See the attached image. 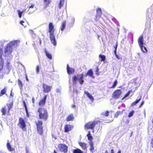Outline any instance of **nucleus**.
I'll use <instances>...</instances> for the list:
<instances>
[{"label": "nucleus", "instance_id": "f257e3e1", "mask_svg": "<svg viewBox=\"0 0 153 153\" xmlns=\"http://www.w3.org/2000/svg\"><path fill=\"white\" fill-rule=\"evenodd\" d=\"M20 41L18 40L12 41L9 42L4 51L5 56L7 57V59H12L13 57L11 53L12 50L17 47L19 44Z\"/></svg>", "mask_w": 153, "mask_h": 153}, {"label": "nucleus", "instance_id": "f03ea898", "mask_svg": "<svg viewBox=\"0 0 153 153\" xmlns=\"http://www.w3.org/2000/svg\"><path fill=\"white\" fill-rule=\"evenodd\" d=\"M54 26L52 23H50L49 25L48 32L50 33V38L51 42L54 46L56 45V42L55 38V36L54 34Z\"/></svg>", "mask_w": 153, "mask_h": 153}, {"label": "nucleus", "instance_id": "7ed1b4c3", "mask_svg": "<svg viewBox=\"0 0 153 153\" xmlns=\"http://www.w3.org/2000/svg\"><path fill=\"white\" fill-rule=\"evenodd\" d=\"M38 112L39 113V118L40 119L46 120L48 117V114L46 109L42 108H39Z\"/></svg>", "mask_w": 153, "mask_h": 153}, {"label": "nucleus", "instance_id": "20e7f679", "mask_svg": "<svg viewBox=\"0 0 153 153\" xmlns=\"http://www.w3.org/2000/svg\"><path fill=\"white\" fill-rule=\"evenodd\" d=\"M18 126L21 128L23 131L25 130L26 125L25 120L22 117H20L19 119V122Z\"/></svg>", "mask_w": 153, "mask_h": 153}, {"label": "nucleus", "instance_id": "39448f33", "mask_svg": "<svg viewBox=\"0 0 153 153\" xmlns=\"http://www.w3.org/2000/svg\"><path fill=\"white\" fill-rule=\"evenodd\" d=\"M37 130L39 133L42 135L43 133V127L42 126V122L41 120H38L36 123Z\"/></svg>", "mask_w": 153, "mask_h": 153}, {"label": "nucleus", "instance_id": "423d86ee", "mask_svg": "<svg viewBox=\"0 0 153 153\" xmlns=\"http://www.w3.org/2000/svg\"><path fill=\"white\" fill-rule=\"evenodd\" d=\"M97 123L96 121L89 122L85 124V127L87 129H93Z\"/></svg>", "mask_w": 153, "mask_h": 153}, {"label": "nucleus", "instance_id": "0eeeda50", "mask_svg": "<svg viewBox=\"0 0 153 153\" xmlns=\"http://www.w3.org/2000/svg\"><path fill=\"white\" fill-rule=\"evenodd\" d=\"M58 147L61 151L64 152L65 153L67 152L68 147L66 145L63 144H59Z\"/></svg>", "mask_w": 153, "mask_h": 153}, {"label": "nucleus", "instance_id": "6e6552de", "mask_svg": "<svg viewBox=\"0 0 153 153\" xmlns=\"http://www.w3.org/2000/svg\"><path fill=\"white\" fill-rule=\"evenodd\" d=\"M122 94L120 90H117L114 92L113 94V97L115 99L118 98Z\"/></svg>", "mask_w": 153, "mask_h": 153}, {"label": "nucleus", "instance_id": "1a4fd4ad", "mask_svg": "<svg viewBox=\"0 0 153 153\" xmlns=\"http://www.w3.org/2000/svg\"><path fill=\"white\" fill-rule=\"evenodd\" d=\"M43 91L44 92L48 93L50 91L52 86H49L46 84H44L43 85Z\"/></svg>", "mask_w": 153, "mask_h": 153}, {"label": "nucleus", "instance_id": "9d476101", "mask_svg": "<svg viewBox=\"0 0 153 153\" xmlns=\"http://www.w3.org/2000/svg\"><path fill=\"white\" fill-rule=\"evenodd\" d=\"M97 15L95 16V20L96 21L98 20L101 16L102 11L100 8H98L96 10Z\"/></svg>", "mask_w": 153, "mask_h": 153}, {"label": "nucleus", "instance_id": "9b49d317", "mask_svg": "<svg viewBox=\"0 0 153 153\" xmlns=\"http://www.w3.org/2000/svg\"><path fill=\"white\" fill-rule=\"evenodd\" d=\"M138 41L140 48H142V45L144 44L143 43V36L141 35L139 37Z\"/></svg>", "mask_w": 153, "mask_h": 153}, {"label": "nucleus", "instance_id": "f8f14e48", "mask_svg": "<svg viewBox=\"0 0 153 153\" xmlns=\"http://www.w3.org/2000/svg\"><path fill=\"white\" fill-rule=\"evenodd\" d=\"M67 69L68 73L69 75L73 74L75 71V70L73 68H70L68 64L67 65Z\"/></svg>", "mask_w": 153, "mask_h": 153}, {"label": "nucleus", "instance_id": "ddd939ff", "mask_svg": "<svg viewBox=\"0 0 153 153\" xmlns=\"http://www.w3.org/2000/svg\"><path fill=\"white\" fill-rule=\"evenodd\" d=\"M47 97V95H45L44 98L40 101L39 103L40 106H43L45 105Z\"/></svg>", "mask_w": 153, "mask_h": 153}, {"label": "nucleus", "instance_id": "4468645a", "mask_svg": "<svg viewBox=\"0 0 153 153\" xmlns=\"http://www.w3.org/2000/svg\"><path fill=\"white\" fill-rule=\"evenodd\" d=\"M73 128V126L70 125H66L65 126L64 129L65 132H67L71 130Z\"/></svg>", "mask_w": 153, "mask_h": 153}, {"label": "nucleus", "instance_id": "2eb2a0df", "mask_svg": "<svg viewBox=\"0 0 153 153\" xmlns=\"http://www.w3.org/2000/svg\"><path fill=\"white\" fill-rule=\"evenodd\" d=\"M84 77L83 74H82L81 75H80L78 76V80L80 83L82 84L84 80L83 78Z\"/></svg>", "mask_w": 153, "mask_h": 153}, {"label": "nucleus", "instance_id": "dca6fc26", "mask_svg": "<svg viewBox=\"0 0 153 153\" xmlns=\"http://www.w3.org/2000/svg\"><path fill=\"white\" fill-rule=\"evenodd\" d=\"M93 72L92 71V70L91 69H90L89 70L86 74V76H89L91 77L92 78H94V76L93 75Z\"/></svg>", "mask_w": 153, "mask_h": 153}, {"label": "nucleus", "instance_id": "f3484780", "mask_svg": "<svg viewBox=\"0 0 153 153\" xmlns=\"http://www.w3.org/2000/svg\"><path fill=\"white\" fill-rule=\"evenodd\" d=\"M66 24V21H63L62 23V26L61 28V31H63L65 27Z\"/></svg>", "mask_w": 153, "mask_h": 153}, {"label": "nucleus", "instance_id": "a211bd4d", "mask_svg": "<svg viewBox=\"0 0 153 153\" xmlns=\"http://www.w3.org/2000/svg\"><path fill=\"white\" fill-rule=\"evenodd\" d=\"M137 79H138V78H136L134 79H133L134 81L133 82H134V83L135 85L137 86V87H138L140 86V85L141 82L140 81H139V82H136V81L137 80Z\"/></svg>", "mask_w": 153, "mask_h": 153}, {"label": "nucleus", "instance_id": "6ab92c4d", "mask_svg": "<svg viewBox=\"0 0 153 153\" xmlns=\"http://www.w3.org/2000/svg\"><path fill=\"white\" fill-rule=\"evenodd\" d=\"M74 117L72 114H71L69 115L67 118V121H72L74 119Z\"/></svg>", "mask_w": 153, "mask_h": 153}, {"label": "nucleus", "instance_id": "aec40b11", "mask_svg": "<svg viewBox=\"0 0 153 153\" xmlns=\"http://www.w3.org/2000/svg\"><path fill=\"white\" fill-rule=\"evenodd\" d=\"M45 52L46 56L50 59H52V56L51 54L49 53L47 51L45 50Z\"/></svg>", "mask_w": 153, "mask_h": 153}, {"label": "nucleus", "instance_id": "412c9836", "mask_svg": "<svg viewBox=\"0 0 153 153\" xmlns=\"http://www.w3.org/2000/svg\"><path fill=\"white\" fill-rule=\"evenodd\" d=\"M85 94L87 95L88 97L92 101H93L94 98L88 92V91H85Z\"/></svg>", "mask_w": 153, "mask_h": 153}, {"label": "nucleus", "instance_id": "4be33fe9", "mask_svg": "<svg viewBox=\"0 0 153 153\" xmlns=\"http://www.w3.org/2000/svg\"><path fill=\"white\" fill-rule=\"evenodd\" d=\"M141 99V96H140V98L137 99L136 101L133 102L131 105V106H134L135 105L137 104L138 102H139L140 101V100Z\"/></svg>", "mask_w": 153, "mask_h": 153}, {"label": "nucleus", "instance_id": "5701e85b", "mask_svg": "<svg viewBox=\"0 0 153 153\" xmlns=\"http://www.w3.org/2000/svg\"><path fill=\"white\" fill-rule=\"evenodd\" d=\"M3 60L2 58H0V70H1L3 68Z\"/></svg>", "mask_w": 153, "mask_h": 153}, {"label": "nucleus", "instance_id": "b1692460", "mask_svg": "<svg viewBox=\"0 0 153 153\" xmlns=\"http://www.w3.org/2000/svg\"><path fill=\"white\" fill-rule=\"evenodd\" d=\"M79 145L82 147V149H85L86 148V144L85 143L80 142L79 143Z\"/></svg>", "mask_w": 153, "mask_h": 153}, {"label": "nucleus", "instance_id": "393cba45", "mask_svg": "<svg viewBox=\"0 0 153 153\" xmlns=\"http://www.w3.org/2000/svg\"><path fill=\"white\" fill-rule=\"evenodd\" d=\"M64 2V0H61L60 1V2L58 4V7L59 9H61V7L63 6Z\"/></svg>", "mask_w": 153, "mask_h": 153}, {"label": "nucleus", "instance_id": "a878e982", "mask_svg": "<svg viewBox=\"0 0 153 153\" xmlns=\"http://www.w3.org/2000/svg\"><path fill=\"white\" fill-rule=\"evenodd\" d=\"M7 147L8 149L10 152L12 151H13V149L12 148L11 146H10V143H7Z\"/></svg>", "mask_w": 153, "mask_h": 153}, {"label": "nucleus", "instance_id": "bb28decb", "mask_svg": "<svg viewBox=\"0 0 153 153\" xmlns=\"http://www.w3.org/2000/svg\"><path fill=\"white\" fill-rule=\"evenodd\" d=\"M77 79H78V77L77 78L76 76H74L73 79V82L74 84H76Z\"/></svg>", "mask_w": 153, "mask_h": 153}, {"label": "nucleus", "instance_id": "cd10ccee", "mask_svg": "<svg viewBox=\"0 0 153 153\" xmlns=\"http://www.w3.org/2000/svg\"><path fill=\"white\" fill-rule=\"evenodd\" d=\"M73 153H83V152L79 149L74 150Z\"/></svg>", "mask_w": 153, "mask_h": 153}, {"label": "nucleus", "instance_id": "c85d7f7f", "mask_svg": "<svg viewBox=\"0 0 153 153\" xmlns=\"http://www.w3.org/2000/svg\"><path fill=\"white\" fill-rule=\"evenodd\" d=\"M122 114V112H121L120 111H118L115 113L114 115V117L115 118H117L119 115Z\"/></svg>", "mask_w": 153, "mask_h": 153}, {"label": "nucleus", "instance_id": "c756f323", "mask_svg": "<svg viewBox=\"0 0 153 153\" xmlns=\"http://www.w3.org/2000/svg\"><path fill=\"white\" fill-rule=\"evenodd\" d=\"M7 110V108L4 107H3L1 109V112L2 113L3 115H4L5 114Z\"/></svg>", "mask_w": 153, "mask_h": 153}, {"label": "nucleus", "instance_id": "7c9ffc66", "mask_svg": "<svg viewBox=\"0 0 153 153\" xmlns=\"http://www.w3.org/2000/svg\"><path fill=\"white\" fill-rule=\"evenodd\" d=\"M24 107L25 109V111L26 113V115L27 117H29V114L28 113L27 109L26 106V105L25 102H24Z\"/></svg>", "mask_w": 153, "mask_h": 153}, {"label": "nucleus", "instance_id": "2f4dec72", "mask_svg": "<svg viewBox=\"0 0 153 153\" xmlns=\"http://www.w3.org/2000/svg\"><path fill=\"white\" fill-rule=\"evenodd\" d=\"M88 139L89 140L91 141L92 139V137L91 136V134L90 131H88V134L87 135Z\"/></svg>", "mask_w": 153, "mask_h": 153}, {"label": "nucleus", "instance_id": "473e14b6", "mask_svg": "<svg viewBox=\"0 0 153 153\" xmlns=\"http://www.w3.org/2000/svg\"><path fill=\"white\" fill-rule=\"evenodd\" d=\"M18 84L19 86V88L21 89L23 87L22 82L20 79L18 80Z\"/></svg>", "mask_w": 153, "mask_h": 153}, {"label": "nucleus", "instance_id": "72a5a7b5", "mask_svg": "<svg viewBox=\"0 0 153 153\" xmlns=\"http://www.w3.org/2000/svg\"><path fill=\"white\" fill-rule=\"evenodd\" d=\"M141 51L144 53H146L147 52V49L146 47L144 46L143 45H142V48H140Z\"/></svg>", "mask_w": 153, "mask_h": 153}, {"label": "nucleus", "instance_id": "f704fd0d", "mask_svg": "<svg viewBox=\"0 0 153 153\" xmlns=\"http://www.w3.org/2000/svg\"><path fill=\"white\" fill-rule=\"evenodd\" d=\"M24 12V11L23 10L22 11H20L19 10H17L18 13L19 15V17L21 18L22 17V14Z\"/></svg>", "mask_w": 153, "mask_h": 153}, {"label": "nucleus", "instance_id": "c9c22d12", "mask_svg": "<svg viewBox=\"0 0 153 153\" xmlns=\"http://www.w3.org/2000/svg\"><path fill=\"white\" fill-rule=\"evenodd\" d=\"M100 57L101 59V61H104L105 60V57L104 55H100Z\"/></svg>", "mask_w": 153, "mask_h": 153}, {"label": "nucleus", "instance_id": "e433bc0d", "mask_svg": "<svg viewBox=\"0 0 153 153\" xmlns=\"http://www.w3.org/2000/svg\"><path fill=\"white\" fill-rule=\"evenodd\" d=\"M6 89L5 88H4L3 89H2L1 91V95H0V96L5 94L6 92Z\"/></svg>", "mask_w": 153, "mask_h": 153}, {"label": "nucleus", "instance_id": "4c0bfd02", "mask_svg": "<svg viewBox=\"0 0 153 153\" xmlns=\"http://www.w3.org/2000/svg\"><path fill=\"white\" fill-rule=\"evenodd\" d=\"M109 111H107L105 112H102V114L105 116H107L108 115V113H109Z\"/></svg>", "mask_w": 153, "mask_h": 153}, {"label": "nucleus", "instance_id": "58836bf2", "mask_svg": "<svg viewBox=\"0 0 153 153\" xmlns=\"http://www.w3.org/2000/svg\"><path fill=\"white\" fill-rule=\"evenodd\" d=\"M134 110H132L129 114L128 117H131L133 115L134 113Z\"/></svg>", "mask_w": 153, "mask_h": 153}, {"label": "nucleus", "instance_id": "ea45409f", "mask_svg": "<svg viewBox=\"0 0 153 153\" xmlns=\"http://www.w3.org/2000/svg\"><path fill=\"white\" fill-rule=\"evenodd\" d=\"M117 80H116L114 82L113 85L111 87V88H114L116 87V86L117 85Z\"/></svg>", "mask_w": 153, "mask_h": 153}, {"label": "nucleus", "instance_id": "a19ab883", "mask_svg": "<svg viewBox=\"0 0 153 153\" xmlns=\"http://www.w3.org/2000/svg\"><path fill=\"white\" fill-rule=\"evenodd\" d=\"M131 92V91H129L128 93L125 95L124 97H123V99L125 98H126V97H128V96H129L130 93Z\"/></svg>", "mask_w": 153, "mask_h": 153}, {"label": "nucleus", "instance_id": "79ce46f5", "mask_svg": "<svg viewBox=\"0 0 153 153\" xmlns=\"http://www.w3.org/2000/svg\"><path fill=\"white\" fill-rule=\"evenodd\" d=\"M44 3L46 5H48L50 3L51 0H44Z\"/></svg>", "mask_w": 153, "mask_h": 153}, {"label": "nucleus", "instance_id": "37998d69", "mask_svg": "<svg viewBox=\"0 0 153 153\" xmlns=\"http://www.w3.org/2000/svg\"><path fill=\"white\" fill-rule=\"evenodd\" d=\"M36 71L37 74H38L39 71V67L37 65L36 68Z\"/></svg>", "mask_w": 153, "mask_h": 153}, {"label": "nucleus", "instance_id": "c03bdc74", "mask_svg": "<svg viewBox=\"0 0 153 153\" xmlns=\"http://www.w3.org/2000/svg\"><path fill=\"white\" fill-rule=\"evenodd\" d=\"M3 53V51L1 48L0 47V58H2V55Z\"/></svg>", "mask_w": 153, "mask_h": 153}, {"label": "nucleus", "instance_id": "a18cd8bd", "mask_svg": "<svg viewBox=\"0 0 153 153\" xmlns=\"http://www.w3.org/2000/svg\"><path fill=\"white\" fill-rule=\"evenodd\" d=\"M75 21V19L74 17H72L71 18V23L73 25Z\"/></svg>", "mask_w": 153, "mask_h": 153}, {"label": "nucleus", "instance_id": "49530a36", "mask_svg": "<svg viewBox=\"0 0 153 153\" xmlns=\"http://www.w3.org/2000/svg\"><path fill=\"white\" fill-rule=\"evenodd\" d=\"M94 148L93 146H91L90 150L91 152H93V151L94 150Z\"/></svg>", "mask_w": 153, "mask_h": 153}, {"label": "nucleus", "instance_id": "de8ad7c7", "mask_svg": "<svg viewBox=\"0 0 153 153\" xmlns=\"http://www.w3.org/2000/svg\"><path fill=\"white\" fill-rule=\"evenodd\" d=\"M7 68H8V69H9L10 68V63H9V62H8L7 65Z\"/></svg>", "mask_w": 153, "mask_h": 153}, {"label": "nucleus", "instance_id": "09e8293b", "mask_svg": "<svg viewBox=\"0 0 153 153\" xmlns=\"http://www.w3.org/2000/svg\"><path fill=\"white\" fill-rule=\"evenodd\" d=\"M7 106L8 107L9 110H10V108H11V105H10V104H9V105H7Z\"/></svg>", "mask_w": 153, "mask_h": 153}, {"label": "nucleus", "instance_id": "8fccbe9b", "mask_svg": "<svg viewBox=\"0 0 153 153\" xmlns=\"http://www.w3.org/2000/svg\"><path fill=\"white\" fill-rule=\"evenodd\" d=\"M151 146H152V147L153 148V138L152 140V141H151Z\"/></svg>", "mask_w": 153, "mask_h": 153}, {"label": "nucleus", "instance_id": "3c124183", "mask_svg": "<svg viewBox=\"0 0 153 153\" xmlns=\"http://www.w3.org/2000/svg\"><path fill=\"white\" fill-rule=\"evenodd\" d=\"M144 101L142 102H141V105L139 106V107L140 108L143 105V104H144Z\"/></svg>", "mask_w": 153, "mask_h": 153}, {"label": "nucleus", "instance_id": "603ef678", "mask_svg": "<svg viewBox=\"0 0 153 153\" xmlns=\"http://www.w3.org/2000/svg\"><path fill=\"white\" fill-rule=\"evenodd\" d=\"M34 5L33 4H32L29 7V10H30V9L31 8H33V7H34Z\"/></svg>", "mask_w": 153, "mask_h": 153}, {"label": "nucleus", "instance_id": "864d4df0", "mask_svg": "<svg viewBox=\"0 0 153 153\" xmlns=\"http://www.w3.org/2000/svg\"><path fill=\"white\" fill-rule=\"evenodd\" d=\"M89 144L90 145V146H93L94 144L92 142H91Z\"/></svg>", "mask_w": 153, "mask_h": 153}, {"label": "nucleus", "instance_id": "5fc2aeb1", "mask_svg": "<svg viewBox=\"0 0 153 153\" xmlns=\"http://www.w3.org/2000/svg\"><path fill=\"white\" fill-rule=\"evenodd\" d=\"M30 32L31 34H32V35H33V34H34L33 33V31L32 30H30Z\"/></svg>", "mask_w": 153, "mask_h": 153}, {"label": "nucleus", "instance_id": "6e6d98bb", "mask_svg": "<svg viewBox=\"0 0 153 153\" xmlns=\"http://www.w3.org/2000/svg\"><path fill=\"white\" fill-rule=\"evenodd\" d=\"M56 92L60 93V90L59 89H57L56 90Z\"/></svg>", "mask_w": 153, "mask_h": 153}, {"label": "nucleus", "instance_id": "4d7b16f0", "mask_svg": "<svg viewBox=\"0 0 153 153\" xmlns=\"http://www.w3.org/2000/svg\"><path fill=\"white\" fill-rule=\"evenodd\" d=\"M24 23V22L23 21H21L20 22V23L22 24V25L24 26V25L23 24V23Z\"/></svg>", "mask_w": 153, "mask_h": 153}, {"label": "nucleus", "instance_id": "13d9d810", "mask_svg": "<svg viewBox=\"0 0 153 153\" xmlns=\"http://www.w3.org/2000/svg\"><path fill=\"white\" fill-rule=\"evenodd\" d=\"M114 53L115 55H116V56H117V54L116 53L117 50H116V49H115V50L114 51Z\"/></svg>", "mask_w": 153, "mask_h": 153}, {"label": "nucleus", "instance_id": "bf43d9fd", "mask_svg": "<svg viewBox=\"0 0 153 153\" xmlns=\"http://www.w3.org/2000/svg\"><path fill=\"white\" fill-rule=\"evenodd\" d=\"M32 101L33 103H34V102H35V99H34V98L33 97L32 99Z\"/></svg>", "mask_w": 153, "mask_h": 153}, {"label": "nucleus", "instance_id": "052dcab7", "mask_svg": "<svg viewBox=\"0 0 153 153\" xmlns=\"http://www.w3.org/2000/svg\"><path fill=\"white\" fill-rule=\"evenodd\" d=\"M111 153H114V150L113 149H111Z\"/></svg>", "mask_w": 153, "mask_h": 153}, {"label": "nucleus", "instance_id": "680f3d73", "mask_svg": "<svg viewBox=\"0 0 153 153\" xmlns=\"http://www.w3.org/2000/svg\"><path fill=\"white\" fill-rule=\"evenodd\" d=\"M117 45H116V46H114V48H115V49H116V50H117Z\"/></svg>", "mask_w": 153, "mask_h": 153}, {"label": "nucleus", "instance_id": "e2e57ef3", "mask_svg": "<svg viewBox=\"0 0 153 153\" xmlns=\"http://www.w3.org/2000/svg\"><path fill=\"white\" fill-rule=\"evenodd\" d=\"M112 20L114 22H115V21H116V19L114 18H112Z\"/></svg>", "mask_w": 153, "mask_h": 153}, {"label": "nucleus", "instance_id": "0e129e2a", "mask_svg": "<svg viewBox=\"0 0 153 153\" xmlns=\"http://www.w3.org/2000/svg\"><path fill=\"white\" fill-rule=\"evenodd\" d=\"M10 96H12V97L13 96V94H12V91H11V92Z\"/></svg>", "mask_w": 153, "mask_h": 153}, {"label": "nucleus", "instance_id": "69168bd1", "mask_svg": "<svg viewBox=\"0 0 153 153\" xmlns=\"http://www.w3.org/2000/svg\"><path fill=\"white\" fill-rule=\"evenodd\" d=\"M125 111V109H123L122 111H121V112H122V114H123V112L124 111Z\"/></svg>", "mask_w": 153, "mask_h": 153}, {"label": "nucleus", "instance_id": "338daca9", "mask_svg": "<svg viewBox=\"0 0 153 153\" xmlns=\"http://www.w3.org/2000/svg\"><path fill=\"white\" fill-rule=\"evenodd\" d=\"M117 153H121V152L120 150H119L118 152Z\"/></svg>", "mask_w": 153, "mask_h": 153}, {"label": "nucleus", "instance_id": "774afa93", "mask_svg": "<svg viewBox=\"0 0 153 153\" xmlns=\"http://www.w3.org/2000/svg\"><path fill=\"white\" fill-rule=\"evenodd\" d=\"M105 153H108V152L107 150H106L105 152Z\"/></svg>", "mask_w": 153, "mask_h": 153}]
</instances>
